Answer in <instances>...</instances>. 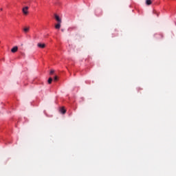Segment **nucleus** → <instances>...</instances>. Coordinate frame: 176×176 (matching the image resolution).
Masks as SVG:
<instances>
[{
    "label": "nucleus",
    "mask_w": 176,
    "mask_h": 176,
    "mask_svg": "<svg viewBox=\"0 0 176 176\" xmlns=\"http://www.w3.org/2000/svg\"><path fill=\"white\" fill-rule=\"evenodd\" d=\"M22 12H23V14L27 16V14H28V6H26V7L23 8L22 9Z\"/></svg>",
    "instance_id": "1"
},
{
    "label": "nucleus",
    "mask_w": 176,
    "mask_h": 176,
    "mask_svg": "<svg viewBox=\"0 0 176 176\" xmlns=\"http://www.w3.org/2000/svg\"><path fill=\"white\" fill-rule=\"evenodd\" d=\"M38 47H40L41 49H45V47H46V45H45V43H38L37 44Z\"/></svg>",
    "instance_id": "2"
},
{
    "label": "nucleus",
    "mask_w": 176,
    "mask_h": 176,
    "mask_svg": "<svg viewBox=\"0 0 176 176\" xmlns=\"http://www.w3.org/2000/svg\"><path fill=\"white\" fill-rule=\"evenodd\" d=\"M54 17H55V20H56V21H58V23H62L61 19L60 18V16H58V15L55 14Z\"/></svg>",
    "instance_id": "3"
},
{
    "label": "nucleus",
    "mask_w": 176,
    "mask_h": 176,
    "mask_svg": "<svg viewBox=\"0 0 176 176\" xmlns=\"http://www.w3.org/2000/svg\"><path fill=\"white\" fill-rule=\"evenodd\" d=\"M19 50V47L17 46L14 47L12 50L11 52L12 53H16Z\"/></svg>",
    "instance_id": "4"
},
{
    "label": "nucleus",
    "mask_w": 176,
    "mask_h": 176,
    "mask_svg": "<svg viewBox=\"0 0 176 176\" xmlns=\"http://www.w3.org/2000/svg\"><path fill=\"white\" fill-rule=\"evenodd\" d=\"M55 28L56 30H60V28H61V23L58 22V23L55 25Z\"/></svg>",
    "instance_id": "5"
},
{
    "label": "nucleus",
    "mask_w": 176,
    "mask_h": 176,
    "mask_svg": "<svg viewBox=\"0 0 176 176\" xmlns=\"http://www.w3.org/2000/svg\"><path fill=\"white\" fill-rule=\"evenodd\" d=\"M146 5H148V6L152 5V1H151V0H146Z\"/></svg>",
    "instance_id": "6"
},
{
    "label": "nucleus",
    "mask_w": 176,
    "mask_h": 176,
    "mask_svg": "<svg viewBox=\"0 0 176 176\" xmlns=\"http://www.w3.org/2000/svg\"><path fill=\"white\" fill-rule=\"evenodd\" d=\"M60 112H61V113H63L64 115V113H65V112H67V111L65 110L63 107H62L60 109Z\"/></svg>",
    "instance_id": "7"
},
{
    "label": "nucleus",
    "mask_w": 176,
    "mask_h": 176,
    "mask_svg": "<svg viewBox=\"0 0 176 176\" xmlns=\"http://www.w3.org/2000/svg\"><path fill=\"white\" fill-rule=\"evenodd\" d=\"M52 82H53V78L52 77H50L49 79H48V83L49 85H50L52 83Z\"/></svg>",
    "instance_id": "8"
},
{
    "label": "nucleus",
    "mask_w": 176,
    "mask_h": 176,
    "mask_svg": "<svg viewBox=\"0 0 176 176\" xmlns=\"http://www.w3.org/2000/svg\"><path fill=\"white\" fill-rule=\"evenodd\" d=\"M23 31H24V32H28V31H30V28H25L23 29Z\"/></svg>",
    "instance_id": "9"
},
{
    "label": "nucleus",
    "mask_w": 176,
    "mask_h": 176,
    "mask_svg": "<svg viewBox=\"0 0 176 176\" xmlns=\"http://www.w3.org/2000/svg\"><path fill=\"white\" fill-rule=\"evenodd\" d=\"M54 82H57V80H58V77L57 76H55L54 78Z\"/></svg>",
    "instance_id": "10"
},
{
    "label": "nucleus",
    "mask_w": 176,
    "mask_h": 176,
    "mask_svg": "<svg viewBox=\"0 0 176 176\" xmlns=\"http://www.w3.org/2000/svg\"><path fill=\"white\" fill-rule=\"evenodd\" d=\"M53 74H54V70H51L50 71V75H53Z\"/></svg>",
    "instance_id": "11"
},
{
    "label": "nucleus",
    "mask_w": 176,
    "mask_h": 176,
    "mask_svg": "<svg viewBox=\"0 0 176 176\" xmlns=\"http://www.w3.org/2000/svg\"><path fill=\"white\" fill-rule=\"evenodd\" d=\"M1 10H3V9H2V8H1Z\"/></svg>",
    "instance_id": "12"
}]
</instances>
